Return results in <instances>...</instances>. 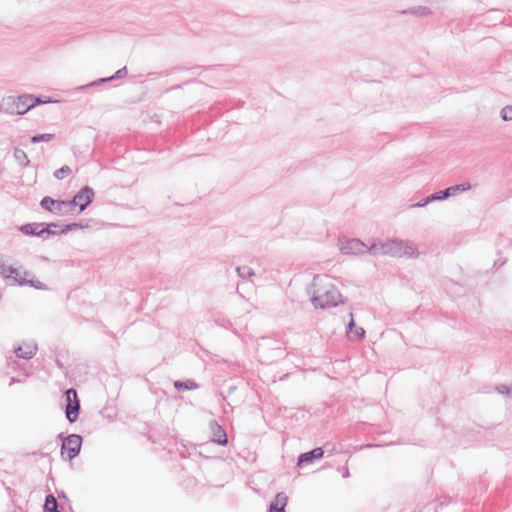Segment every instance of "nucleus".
<instances>
[{"instance_id": "bb28decb", "label": "nucleus", "mask_w": 512, "mask_h": 512, "mask_svg": "<svg viewBox=\"0 0 512 512\" xmlns=\"http://www.w3.org/2000/svg\"><path fill=\"white\" fill-rule=\"evenodd\" d=\"M14 156L21 164L27 165L29 163L27 155L21 149H15Z\"/></svg>"}, {"instance_id": "0eeeda50", "label": "nucleus", "mask_w": 512, "mask_h": 512, "mask_svg": "<svg viewBox=\"0 0 512 512\" xmlns=\"http://www.w3.org/2000/svg\"><path fill=\"white\" fill-rule=\"evenodd\" d=\"M40 205L44 210L55 215H66L71 212L68 200H54L53 198L46 196L41 200Z\"/></svg>"}, {"instance_id": "423d86ee", "label": "nucleus", "mask_w": 512, "mask_h": 512, "mask_svg": "<svg viewBox=\"0 0 512 512\" xmlns=\"http://www.w3.org/2000/svg\"><path fill=\"white\" fill-rule=\"evenodd\" d=\"M94 196V190L89 186H84L78 191L72 200H68L70 211H72L74 206H79L80 211H84L93 201Z\"/></svg>"}, {"instance_id": "c85d7f7f", "label": "nucleus", "mask_w": 512, "mask_h": 512, "mask_svg": "<svg viewBox=\"0 0 512 512\" xmlns=\"http://www.w3.org/2000/svg\"><path fill=\"white\" fill-rule=\"evenodd\" d=\"M80 225L77 224V223H72V224H67V225H64V226H61V229H60V233H67L69 231H72V230H75L77 228H79Z\"/></svg>"}, {"instance_id": "c756f323", "label": "nucleus", "mask_w": 512, "mask_h": 512, "mask_svg": "<svg viewBox=\"0 0 512 512\" xmlns=\"http://www.w3.org/2000/svg\"><path fill=\"white\" fill-rule=\"evenodd\" d=\"M25 281L27 282L25 285L29 284L32 287H35L36 289H40V290L46 289V286L39 281L34 282V281L26 280V279H25Z\"/></svg>"}, {"instance_id": "39448f33", "label": "nucleus", "mask_w": 512, "mask_h": 512, "mask_svg": "<svg viewBox=\"0 0 512 512\" xmlns=\"http://www.w3.org/2000/svg\"><path fill=\"white\" fill-rule=\"evenodd\" d=\"M65 396L67 402L65 409L66 418L70 423H74L79 416L80 401L76 390L73 388L68 389L65 392Z\"/></svg>"}, {"instance_id": "412c9836", "label": "nucleus", "mask_w": 512, "mask_h": 512, "mask_svg": "<svg viewBox=\"0 0 512 512\" xmlns=\"http://www.w3.org/2000/svg\"><path fill=\"white\" fill-rule=\"evenodd\" d=\"M58 509V502L53 494H48L45 498L44 512Z\"/></svg>"}, {"instance_id": "a878e982", "label": "nucleus", "mask_w": 512, "mask_h": 512, "mask_svg": "<svg viewBox=\"0 0 512 512\" xmlns=\"http://www.w3.org/2000/svg\"><path fill=\"white\" fill-rule=\"evenodd\" d=\"M500 116L503 121H511L512 120V105H507L500 111Z\"/></svg>"}, {"instance_id": "7c9ffc66", "label": "nucleus", "mask_w": 512, "mask_h": 512, "mask_svg": "<svg viewBox=\"0 0 512 512\" xmlns=\"http://www.w3.org/2000/svg\"><path fill=\"white\" fill-rule=\"evenodd\" d=\"M430 202H433V201L429 200V196H428V197L422 199L421 201H419L415 206L416 207H424V206H426Z\"/></svg>"}, {"instance_id": "a211bd4d", "label": "nucleus", "mask_w": 512, "mask_h": 512, "mask_svg": "<svg viewBox=\"0 0 512 512\" xmlns=\"http://www.w3.org/2000/svg\"><path fill=\"white\" fill-rule=\"evenodd\" d=\"M174 387L178 391H185V390H195L199 387V385L192 380H188V381L177 380L174 382Z\"/></svg>"}, {"instance_id": "473e14b6", "label": "nucleus", "mask_w": 512, "mask_h": 512, "mask_svg": "<svg viewBox=\"0 0 512 512\" xmlns=\"http://www.w3.org/2000/svg\"><path fill=\"white\" fill-rule=\"evenodd\" d=\"M59 496H60V497H64V498L66 497V495L64 494V492H62Z\"/></svg>"}, {"instance_id": "2f4dec72", "label": "nucleus", "mask_w": 512, "mask_h": 512, "mask_svg": "<svg viewBox=\"0 0 512 512\" xmlns=\"http://www.w3.org/2000/svg\"><path fill=\"white\" fill-rule=\"evenodd\" d=\"M348 476H349V470L346 468L345 472L343 473V477H348Z\"/></svg>"}, {"instance_id": "dca6fc26", "label": "nucleus", "mask_w": 512, "mask_h": 512, "mask_svg": "<svg viewBox=\"0 0 512 512\" xmlns=\"http://www.w3.org/2000/svg\"><path fill=\"white\" fill-rule=\"evenodd\" d=\"M347 333L351 339L360 340L364 337L365 330L362 327H356L354 320L351 319V321L348 324Z\"/></svg>"}, {"instance_id": "2eb2a0df", "label": "nucleus", "mask_w": 512, "mask_h": 512, "mask_svg": "<svg viewBox=\"0 0 512 512\" xmlns=\"http://www.w3.org/2000/svg\"><path fill=\"white\" fill-rule=\"evenodd\" d=\"M126 74H127V69H126V67H123V68L117 70L114 75H112L110 77L101 78V79H98L96 81H93V82H91V83H89V84H87L85 86H82V88L96 86V85H99V84H102V83H105V82H109V81H112V80H115V79H120V78L125 77Z\"/></svg>"}, {"instance_id": "aec40b11", "label": "nucleus", "mask_w": 512, "mask_h": 512, "mask_svg": "<svg viewBox=\"0 0 512 512\" xmlns=\"http://www.w3.org/2000/svg\"><path fill=\"white\" fill-rule=\"evenodd\" d=\"M471 188L472 186L469 182H464L458 185L450 186L448 187V190L450 192V195L453 196L456 195L457 193L468 191Z\"/></svg>"}, {"instance_id": "4be33fe9", "label": "nucleus", "mask_w": 512, "mask_h": 512, "mask_svg": "<svg viewBox=\"0 0 512 512\" xmlns=\"http://www.w3.org/2000/svg\"><path fill=\"white\" fill-rule=\"evenodd\" d=\"M236 272L238 276L242 279H248L255 274L254 270L246 265L237 267Z\"/></svg>"}, {"instance_id": "f3484780", "label": "nucleus", "mask_w": 512, "mask_h": 512, "mask_svg": "<svg viewBox=\"0 0 512 512\" xmlns=\"http://www.w3.org/2000/svg\"><path fill=\"white\" fill-rule=\"evenodd\" d=\"M402 14H411L416 16H427L431 14V10L425 6H416L407 10L401 11Z\"/></svg>"}, {"instance_id": "9d476101", "label": "nucleus", "mask_w": 512, "mask_h": 512, "mask_svg": "<svg viewBox=\"0 0 512 512\" xmlns=\"http://www.w3.org/2000/svg\"><path fill=\"white\" fill-rule=\"evenodd\" d=\"M210 428L212 433V441L222 446L227 445V434L222 426H220L216 421H212L210 423Z\"/></svg>"}, {"instance_id": "f257e3e1", "label": "nucleus", "mask_w": 512, "mask_h": 512, "mask_svg": "<svg viewBox=\"0 0 512 512\" xmlns=\"http://www.w3.org/2000/svg\"><path fill=\"white\" fill-rule=\"evenodd\" d=\"M373 256L416 258L419 255L416 244L411 240L392 239L385 242L373 241L369 246Z\"/></svg>"}, {"instance_id": "f03ea898", "label": "nucleus", "mask_w": 512, "mask_h": 512, "mask_svg": "<svg viewBox=\"0 0 512 512\" xmlns=\"http://www.w3.org/2000/svg\"><path fill=\"white\" fill-rule=\"evenodd\" d=\"M315 288L312 302L317 308L335 307L343 303V297L328 275H316L313 279Z\"/></svg>"}, {"instance_id": "5701e85b", "label": "nucleus", "mask_w": 512, "mask_h": 512, "mask_svg": "<svg viewBox=\"0 0 512 512\" xmlns=\"http://www.w3.org/2000/svg\"><path fill=\"white\" fill-rule=\"evenodd\" d=\"M54 137H55V135L51 134V133L37 134L31 138V142L32 143L49 142L52 139H54Z\"/></svg>"}, {"instance_id": "6ab92c4d", "label": "nucleus", "mask_w": 512, "mask_h": 512, "mask_svg": "<svg viewBox=\"0 0 512 512\" xmlns=\"http://www.w3.org/2000/svg\"><path fill=\"white\" fill-rule=\"evenodd\" d=\"M44 229H46L44 238H46L48 236H55V235L62 234V233H60L61 226L57 223H50V224L44 223Z\"/></svg>"}, {"instance_id": "4468645a", "label": "nucleus", "mask_w": 512, "mask_h": 512, "mask_svg": "<svg viewBox=\"0 0 512 512\" xmlns=\"http://www.w3.org/2000/svg\"><path fill=\"white\" fill-rule=\"evenodd\" d=\"M288 503V497L284 492L276 494L274 500L269 505V512H285Z\"/></svg>"}, {"instance_id": "6e6552de", "label": "nucleus", "mask_w": 512, "mask_h": 512, "mask_svg": "<svg viewBox=\"0 0 512 512\" xmlns=\"http://www.w3.org/2000/svg\"><path fill=\"white\" fill-rule=\"evenodd\" d=\"M82 445V437L78 434H71L67 436L61 446V454L64 455L67 452L69 460L74 459L78 456Z\"/></svg>"}, {"instance_id": "ddd939ff", "label": "nucleus", "mask_w": 512, "mask_h": 512, "mask_svg": "<svg viewBox=\"0 0 512 512\" xmlns=\"http://www.w3.org/2000/svg\"><path fill=\"white\" fill-rule=\"evenodd\" d=\"M20 231L25 235L45 237L44 223H29L22 225Z\"/></svg>"}, {"instance_id": "1a4fd4ad", "label": "nucleus", "mask_w": 512, "mask_h": 512, "mask_svg": "<svg viewBox=\"0 0 512 512\" xmlns=\"http://www.w3.org/2000/svg\"><path fill=\"white\" fill-rule=\"evenodd\" d=\"M0 275L5 279H11L14 282H17L19 285H24L27 282L25 278L21 277L18 269L11 266L6 257L0 254Z\"/></svg>"}, {"instance_id": "20e7f679", "label": "nucleus", "mask_w": 512, "mask_h": 512, "mask_svg": "<svg viewBox=\"0 0 512 512\" xmlns=\"http://www.w3.org/2000/svg\"><path fill=\"white\" fill-rule=\"evenodd\" d=\"M339 249L346 255H364L369 253L370 244H366L359 239L339 240Z\"/></svg>"}, {"instance_id": "cd10ccee", "label": "nucleus", "mask_w": 512, "mask_h": 512, "mask_svg": "<svg viewBox=\"0 0 512 512\" xmlns=\"http://www.w3.org/2000/svg\"><path fill=\"white\" fill-rule=\"evenodd\" d=\"M496 390L499 394H503L507 397H512V387L502 384V385H498L496 387Z\"/></svg>"}, {"instance_id": "7ed1b4c3", "label": "nucleus", "mask_w": 512, "mask_h": 512, "mask_svg": "<svg viewBox=\"0 0 512 512\" xmlns=\"http://www.w3.org/2000/svg\"><path fill=\"white\" fill-rule=\"evenodd\" d=\"M48 100H42L31 94H22L18 96H5L0 101V112L8 115H24L38 104L47 103Z\"/></svg>"}, {"instance_id": "f8f14e48", "label": "nucleus", "mask_w": 512, "mask_h": 512, "mask_svg": "<svg viewBox=\"0 0 512 512\" xmlns=\"http://www.w3.org/2000/svg\"><path fill=\"white\" fill-rule=\"evenodd\" d=\"M323 454H324V451L320 447L314 448L313 450H311L309 452L302 453L298 457L297 465L302 467L306 464L312 463L313 460L322 458Z\"/></svg>"}, {"instance_id": "b1692460", "label": "nucleus", "mask_w": 512, "mask_h": 512, "mask_svg": "<svg viewBox=\"0 0 512 512\" xmlns=\"http://www.w3.org/2000/svg\"><path fill=\"white\" fill-rule=\"evenodd\" d=\"M450 196H451L450 192H449L448 188H446L445 190L431 194L429 196V200L441 201V200H445V199L449 198Z\"/></svg>"}, {"instance_id": "9b49d317", "label": "nucleus", "mask_w": 512, "mask_h": 512, "mask_svg": "<svg viewBox=\"0 0 512 512\" xmlns=\"http://www.w3.org/2000/svg\"><path fill=\"white\" fill-rule=\"evenodd\" d=\"M37 345L34 342L25 343L23 346L14 348V352L18 358L31 359L37 352Z\"/></svg>"}, {"instance_id": "393cba45", "label": "nucleus", "mask_w": 512, "mask_h": 512, "mask_svg": "<svg viewBox=\"0 0 512 512\" xmlns=\"http://www.w3.org/2000/svg\"><path fill=\"white\" fill-rule=\"evenodd\" d=\"M71 172H72L71 168L69 166H67V165H64L60 169H57L54 172V176H55V178H57L59 180H62L65 177H67Z\"/></svg>"}]
</instances>
